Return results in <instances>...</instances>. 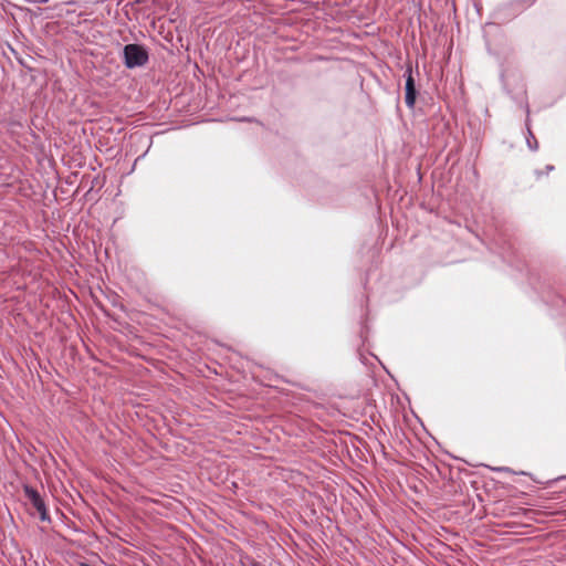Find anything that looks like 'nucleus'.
<instances>
[{"instance_id":"f257e3e1","label":"nucleus","mask_w":566,"mask_h":566,"mask_svg":"<svg viewBox=\"0 0 566 566\" xmlns=\"http://www.w3.org/2000/svg\"><path fill=\"white\" fill-rule=\"evenodd\" d=\"M125 64L127 67L133 69L143 66L148 61L146 50L138 44H127L124 48Z\"/></svg>"},{"instance_id":"f03ea898","label":"nucleus","mask_w":566,"mask_h":566,"mask_svg":"<svg viewBox=\"0 0 566 566\" xmlns=\"http://www.w3.org/2000/svg\"><path fill=\"white\" fill-rule=\"evenodd\" d=\"M24 493L31 505L35 509L41 521H50L49 512L43 497L30 486L24 488Z\"/></svg>"},{"instance_id":"7ed1b4c3","label":"nucleus","mask_w":566,"mask_h":566,"mask_svg":"<svg viewBox=\"0 0 566 566\" xmlns=\"http://www.w3.org/2000/svg\"><path fill=\"white\" fill-rule=\"evenodd\" d=\"M416 86L415 80L412 77L411 69L408 70V75L406 78V97L405 102L408 107H413L416 103Z\"/></svg>"},{"instance_id":"20e7f679","label":"nucleus","mask_w":566,"mask_h":566,"mask_svg":"<svg viewBox=\"0 0 566 566\" xmlns=\"http://www.w3.org/2000/svg\"><path fill=\"white\" fill-rule=\"evenodd\" d=\"M242 563V566H263L261 563L252 559V558H249V557H245L241 560Z\"/></svg>"},{"instance_id":"39448f33","label":"nucleus","mask_w":566,"mask_h":566,"mask_svg":"<svg viewBox=\"0 0 566 566\" xmlns=\"http://www.w3.org/2000/svg\"><path fill=\"white\" fill-rule=\"evenodd\" d=\"M547 169H548V170H553V169H554V166H547Z\"/></svg>"}]
</instances>
